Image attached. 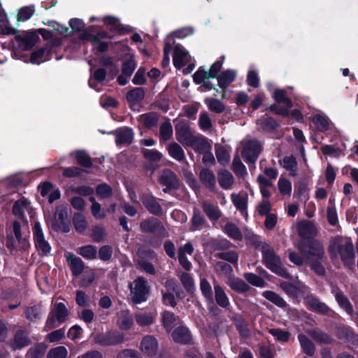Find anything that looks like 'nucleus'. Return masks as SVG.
<instances>
[{
	"label": "nucleus",
	"instance_id": "f257e3e1",
	"mask_svg": "<svg viewBox=\"0 0 358 358\" xmlns=\"http://www.w3.org/2000/svg\"><path fill=\"white\" fill-rule=\"evenodd\" d=\"M329 252L332 256L340 255L345 265L352 264L355 257L353 243L348 238L336 237L331 241Z\"/></svg>",
	"mask_w": 358,
	"mask_h": 358
},
{
	"label": "nucleus",
	"instance_id": "f03ea898",
	"mask_svg": "<svg viewBox=\"0 0 358 358\" xmlns=\"http://www.w3.org/2000/svg\"><path fill=\"white\" fill-rule=\"evenodd\" d=\"M262 252L263 262L268 269L281 277L289 278L288 272L282 267L280 258L275 255L273 249L270 245H262Z\"/></svg>",
	"mask_w": 358,
	"mask_h": 358
},
{
	"label": "nucleus",
	"instance_id": "7ed1b4c3",
	"mask_svg": "<svg viewBox=\"0 0 358 358\" xmlns=\"http://www.w3.org/2000/svg\"><path fill=\"white\" fill-rule=\"evenodd\" d=\"M173 62L175 67L179 69L187 66L183 71L186 74L191 73L195 66L188 52L180 45H176L174 48Z\"/></svg>",
	"mask_w": 358,
	"mask_h": 358
},
{
	"label": "nucleus",
	"instance_id": "20e7f679",
	"mask_svg": "<svg viewBox=\"0 0 358 358\" xmlns=\"http://www.w3.org/2000/svg\"><path fill=\"white\" fill-rule=\"evenodd\" d=\"M69 314V312L63 303L55 304L48 316L45 329L49 331L65 322L68 319Z\"/></svg>",
	"mask_w": 358,
	"mask_h": 358
},
{
	"label": "nucleus",
	"instance_id": "39448f33",
	"mask_svg": "<svg viewBox=\"0 0 358 358\" xmlns=\"http://www.w3.org/2000/svg\"><path fill=\"white\" fill-rule=\"evenodd\" d=\"M67 216L68 208L65 206H59L56 208L54 217L48 221V224L55 231L67 233L70 231Z\"/></svg>",
	"mask_w": 358,
	"mask_h": 358
},
{
	"label": "nucleus",
	"instance_id": "423d86ee",
	"mask_svg": "<svg viewBox=\"0 0 358 358\" xmlns=\"http://www.w3.org/2000/svg\"><path fill=\"white\" fill-rule=\"evenodd\" d=\"M129 288L134 303H140L147 300L150 287L148 281L143 277H138L132 283H130Z\"/></svg>",
	"mask_w": 358,
	"mask_h": 358
},
{
	"label": "nucleus",
	"instance_id": "0eeeda50",
	"mask_svg": "<svg viewBox=\"0 0 358 358\" xmlns=\"http://www.w3.org/2000/svg\"><path fill=\"white\" fill-rule=\"evenodd\" d=\"M108 38V34L105 31H101L97 34H93L91 29L84 30L80 35V38L84 41H90L94 49L99 52H104L108 50V43L102 39Z\"/></svg>",
	"mask_w": 358,
	"mask_h": 358
},
{
	"label": "nucleus",
	"instance_id": "6e6552de",
	"mask_svg": "<svg viewBox=\"0 0 358 358\" xmlns=\"http://www.w3.org/2000/svg\"><path fill=\"white\" fill-rule=\"evenodd\" d=\"M299 249L309 261L322 260L324 250L323 245L316 240H308L304 245H300Z\"/></svg>",
	"mask_w": 358,
	"mask_h": 358
},
{
	"label": "nucleus",
	"instance_id": "1a4fd4ad",
	"mask_svg": "<svg viewBox=\"0 0 358 358\" xmlns=\"http://www.w3.org/2000/svg\"><path fill=\"white\" fill-rule=\"evenodd\" d=\"M124 341V335L117 331H106L94 336V341L102 346L115 345Z\"/></svg>",
	"mask_w": 358,
	"mask_h": 358
},
{
	"label": "nucleus",
	"instance_id": "9d476101",
	"mask_svg": "<svg viewBox=\"0 0 358 358\" xmlns=\"http://www.w3.org/2000/svg\"><path fill=\"white\" fill-rule=\"evenodd\" d=\"M38 39V35L33 31H26L15 36L17 48L21 50H30Z\"/></svg>",
	"mask_w": 358,
	"mask_h": 358
},
{
	"label": "nucleus",
	"instance_id": "9b49d317",
	"mask_svg": "<svg viewBox=\"0 0 358 358\" xmlns=\"http://www.w3.org/2000/svg\"><path fill=\"white\" fill-rule=\"evenodd\" d=\"M176 138L183 145L189 146L196 135L185 123L180 122L176 126Z\"/></svg>",
	"mask_w": 358,
	"mask_h": 358
},
{
	"label": "nucleus",
	"instance_id": "f8f14e48",
	"mask_svg": "<svg viewBox=\"0 0 358 358\" xmlns=\"http://www.w3.org/2000/svg\"><path fill=\"white\" fill-rule=\"evenodd\" d=\"M261 150V143L257 140H250L245 143L242 155L246 162H255Z\"/></svg>",
	"mask_w": 358,
	"mask_h": 358
},
{
	"label": "nucleus",
	"instance_id": "ddd939ff",
	"mask_svg": "<svg viewBox=\"0 0 358 358\" xmlns=\"http://www.w3.org/2000/svg\"><path fill=\"white\" fill-rule=\"evenodd\" d=\"M33 233L35 245L37 249L43 255H48L51 250V247L45 239L41 226L39 222L34 223Z\"/></svg>",
	"mask_w": 358,
	"mask_h": 358
},
{
	"label": "nucleus",
	"instance_id": "4468645a",
	"mask_svg": "<svg viewBox=\"0 0 358 358\" xmlns=\"http://www.w3.org/2000/svg\"><path fill=\"white\" fill-rule=\"evenodd\" d=\"M140 350L144 355L154 357L158 352L157 340L152 336L143 337L140 344Z\"/></svg>",
	"mask_w": 358,
	"mask_h": 358
},
{
	"label": "nucleus",
	"instance_id": "2eb2a0df",
	"mask_svg": "<svg viewBox=\"0 0 358 358\" xmlns=\"http://www.w3.org/2000/svg\"><path fill=\"white\" fill-rule=\"evenodd\" d=\"M115 136L117 145L129 144L134 138V131L129 127H121L111 132Z\"/></svg>",
	"mask_w": 358,
	"mask_h": 358
},
{
	"label": "nucleus",
	"instance_id": "dca6fc26",
	"mask_svg": "<svg viewBox=\"0 0 358 358\" xmlns=\"http://www.w3.org/2000/svg\"><path fill=\"white\" fill-rule=\"evenodd\" d=\"M125 55L122 64V72L126 77H130L136 66V63L134 58V53L127 46H124Z\"/></svg>",
	"mask_w": 358,
	"mask_h": 358
},
{
	"label": "nucleus",
	"instance_id": "f3484780",
	"mask_svg": "<svg viewBox=\"0 0 358 358\" xmlns=\"http://www.w3.org/2000/svg\"><path fill=\"white\" fill-rule=\"evenodd\" d=\"M13 213L15 215L22 218L25 213H28L32 217L33 210L29 201L24 197H22L14 203Z\"/></svg>",
	"mask_w": 358,
	"mask_h": 358
},
{
	"label": "nucleus",
	"instance_id": "a211bd4d",
	"mask_svg": "<svg viewBox=\"0 0 358 358\" xmlns=\"http://www.w3.org/2000/svg\"><path fill=\"white\" fill-rule=\"evenodd\" d=\"M65 257L70 266L73 275L76 276L80 275L85 267L83 260L69 252L65 253Z\"/></svg>",
	"mask_w": 358,
	"mask_h": 358
},
{
	"label": "nucleus",
	"instance_id": "6ab92c4d",
	"mask_svg": "<svg viewBox=\"0 0 358 358\" xmlns=\"http://www.w3.org/2000/svg\"><path fill=\"white\" fill-rule=\"evenodd\" d=\"M145 97V90L143 87H135L127 94V99L131 108L138 105Z\"/></svg>",
	"mask_w": 358,
	"mask_h": 358
},
{
	"label": "nucleus",
	"instance_id": "aec40b11",
	"mask_svg": "<svg viewBox=\"0 0 358 358\" xmlns=\"http://www.w3.org/2000/svg\"><path fill=\"white\" fill-rule=\"evenodd\" d=\"M248 197V194L245 192H240L237 194L232 193L231 194L233 204L243 215L246 213Z\"/></svg>",
	"mask_w": 358,
	"mask_h": 358
},
{
	"label": "nucleus",
	"instance_id": "412c9836",
	"mask_svg": "<svg viewBox=\"0 0 358 358\" xmlns=\"http://www.w3.org/2000/svg\"><path fill=\"white\" fill-rule=\"evenodd\" d=\"M142 202L150 213L155 215H159L162 213V207L153 196L144 195L142 197Z\"/></svg>",
	"mask_w": 358,
	"mask_h": 358
},
{
	"label": "nucleus",
	"instance_id": "4be33fe9",
	"mask_svg": "<svg viewBox=\"0 0 358 358\" xmlns=\"http://www.w3.org/2000/svg\"><path fill=\"white\" fill-rule=\"evenodd\" d=\"M50 50L46 48H40L34 51L30 57V62L34 64H40L50 59Z\"/></svg>",
	"mask_w": 358,
	"mask_h": 358
},
{
	"label": "nucleus",
	"instance_id": "5701e85b",
	"mask_svg": "<svg viewBox=\"0 0 358 358\" xmlns=\"http://www.w3.org/2000/svg\"><path fill=\"white\" fill-rule=\"evenodd\" d=\"M279 164L287 171L291 176H297L298 164L294 157L286 156L279 161Z\"/></svg>",
	"mask_w": 358,
	"mask_h": 358
},
{
	"label": "nucleus",
	"instance_id": "b1692460",
	"mask_svg": "<svg viewBox=\"0 0 358 358\" xmlns=\"http://www.w3.org/2000/svg\"><path fill=\"white\" fill-rule=\"evenodd\" d=\"M236 76V72L231 69H228L222 72L217 78L218 85L222 89L227 88L232 82H234Z\"/></svg>",
	"mask_w": 358,
	"mask_h": 358
},
{
	"label": "nucleus",
	"instance_id": "393cba45",
	"mask_svg": "<svg viewBox=\"0 0 358 358\" xmlns=\"http://www.w3.org/2000/svg\"><path fill=\"white\" fill-rule=\"evenodd\" d=\"M173 340L179 343H187L191 339V334L189 329L185 327L176 328L172 333Z\"/></svg>",
	"mask_w": 358,
	"mask_h": 358
},
{
	"label": "nucleus",
	"instance_id": "a878e982",
	"mask_svg": "<svg viewBox=\"0 0 358 358\" xmlns=\"http://www.w3.org/2000/svg\"><path fill=\"white\" fill-rule=\"evenodd\" d=\"M13 231L18 243L20 250H26L29 247V243L25 237H23L21 233V225L19 222H13Z\"/></svg>",
	"mask_w": 358,
	"mask_h": 358
},
{
	"label": "nucleus",
	"instance_id": "bb28decb",
	"mask_svg": "<svg viewBox=\"0 0 358 358\" xmlns=\"http://www.w3.org/2000/svg\"><path fill=\"white\" fill-rule=\"evenodd\" d=\"M217 180L220 185L224 189H230L233 187L234 182L232 174L227 171L222 170L217 173Z\"/></svg>",
	"mask_w": 358,
	"mask_h": 358
},
{
	"label": "nucleus",
	"instance_id": "cd10ccee",
	"mask_svg": "<svg viewBox=\"0 0 358 358\" xmlns=\"http://www.w3.org/2000/svg\"><path fill=\"white\" fill-rule=\"evenodd\" d=\"M161 182L169 188L176 189L178 187V182L175 173L169 170H164L160 177Z\"/></svg>",
	"mask_w": 358,
	"mask_h": 358
},
{
	"label": "nucleus",
	"instance_id": "c85d7f7f",
	"mask_svg": "<svg viewBox=\"0 0 358 358\" xmlns=\"http://www.w3.org/2000/svg\"><path fill=\"white\" fill-rule=\"evenodd\" d=\"M280 287L290 296H296L301 290L307 288L300 282L296 285L287 282H282L280 283Z\"/></svg>",
	"mask_w": 358,
	"mask_h": 358
},
{
	"label": "nucleus",
	"instance_id": "c756f323",
	"mask_svg": "<svg viewBox=\"0 0 358 358\" xmlns=\"http://www.w3.org/2000/svg\"><path fill=\"white\" fill-rule=\"evenodd\" d=\"M202 208L208 217L211 220H218L222 215L220 208L208 201H204L202 203Z\"/></svg>",
	"mask_w": 358,
	"mask_h": 358
},
{
	"label": "nucleus",
	"instance_id": "7c9ffc66",
	"mask_svg": "<svg viewBox=\"0 0 358 358\" xmlns=\"http://www.w3.org/2000/svg\"><path fill=\"white\" fill-rule=\"evenodd\" d=\"M306 302L312 310L315 312L326 314L329 312V307L324 303L321 302L317 298L310 296L306 299Z\"/></svg>",
	"mask_w": 358,
	"mask_h": 358
},
{
	"label": "nucleus",
	"instance_id": "2f4dec72",
	"mask_svg": "<svg viewBox=\"0 0 358 358\" xmlns=\"http://www.w3.org/2000/svg\"><path fill=\"white\" fill-rule=\"evenodd\" d=\"M30 343V340L28 337L27 333L24 331H18L14 338L13 343V348L14 349H20L27 345Z\"/></svg>",
	"mask_w": 358,
	"mask_h": 358
},
{
	"label": "nucleus",
	"instance_id": "473e14b6",
	"mask_svg": "<svg viewBox=\"0 0 358 358\" xmlns=\"http://www.w3.org/2000/svg\"><path fill=\"white\" fill-rule=\"evenodd\" d=\"M214 291L217 303L222 308H227L229 305V301L223 289L218 284H215Z\"/></svg>",
	"mask_w": 358,
	"mask_h": 358
},
{
	"label": "nucleus",
	"instance_id": "72a5a7b5",
	"mask_svg": "<svg viewBox=\"0 0 358 358\" xmlns=\"http://www.w3.org/2000/svg\"><path fill=\"white\" fill-rule=\"evenodd\" d=\"M162 322L167 331H170L178 323L179 318L171 312L165 311L162 315Z\"/></svg>",
	"mask_w": 358,
	"mask_h": 358
},
{
	"label": "nucleus",
	"instance_id": "f704fd0d",
	"mask_svg": "<svg viewBox=\"0 0 358 358\" xmlns=\"http://www.w3.org/2000/svg\"><path fill=\"white\" fill-rule=\"evenodd\" d=\"M167 150L169 155L176 160L181 162L185 159V152L178 143H171L169 145Z\"/></svg>",
	"mask_w": 358,
	"mask_h": 358
},
{
	"label": "nucleus",
	"instance_id": "c9c22d12",
	"mask_svg": "<svg viewBox=\"0 0 358 358\" xmlns=\"http://www.w3.org/2000/svg\"><path fill=\"white\" fill-rule=\"evenodd\" d=\"M117 324L122 329H129L133 324V317L128 311H122L119 314Z\"/></svg>",
	"mask_w": 358,
	"mask_h": 358
},
{
	"label": "nucleus",
	"instance_id": "e433bc0d",
	"mask_svg": "<svg viewBox=\"0 0 358 358\" xmlns=\"http://www.w3.org/2000/svg\"><path fill=\"white\" fill-rule=\"evenodd\" d=\"M335 298L339 306L351 317L353 315V308L348 299L341 292H336Z\"/></svg>",
	"mask_w": 358,
	"mask_h": 358
},
{
	"label": "nucleus",
	"instance_id": "4c0bfd02",
	"mask_svg": "<svg viewBox=\"0 0 358 358\" xmlns=\"http://www.w3.org/2000/svg\"><path fill=\"white\" fill-rule=\"evenodd\" d=\"M141 229L145 232H154L162 228L161 222L156 218L144 220L141 223Z\"/></svg>",
	"mask_w": 358,
	"mask_h": 358
},
{
	"label": "nucleus",
	"instance_id": "58836bf2",
	"mask_svg": "<svg viewBox=\"0 0 358 358\" xmlns=\"http://www.w3.org/2000/svg\"><path fill=\"white\" fill-rule=\"evenodd\" d=\"M201 181L209 188H213L215 185V178L211 171L207 169H203L199 173Z\"/></svg>",
	"mask_w": 358,
	"mask_h": 358
},
{
	"label": "nucleus",
	"instance_id": "ea45409f",
	"mask_svg": "<svg viewBox=\"0 0 358 358\" xmlns=\"http://www.w3.org/2000/svg\"><path fill=\"white\" fill-rule=\"evenodd\" d=\"M298 338L303 352L308 356H313L315 353V346L313 342L303 334H299Z\"/></svg>",
	"mask_w": 358,
	"mask_h": 358
},
{
	"label": "nucleus",
	"instance_id": "a19ab883",
	"mask_svg": "<svg viewBox=\"0 0 358 358\" xmlns=\"http://www.w3.org/2000/svg\"><path fill=\"white\" fill-rule=\"evenodd\" d=\"M90 201L92 203L90 210L93 217L96 220L104 219L106 214L105 210L102 208L101 205L96 202L95 198L93 196L90 198Z\"/></svg>",
	"mask_w": 358,
	"mask_h": 358
},
{
	"label": "nucleus",
	"instance_id": "79ce46f5",
	"mask_svg": "<svg viewBox=\"0 0 358 358\" xmlns=\"http://www.w3.org/2000/svg\"><path fill=\"white\" fill-rule=\"evenodd\" d=\"M135 318L139 325L147 326L153 322L154 315L151 312L142 310L136 313Z\"/></svg>",
	"mask_w": 358,
	"mask_h": 358
},
{
	"label": "nucleus",
	"instance_id": "37998d69",
	"mask_svg": "<svg viewBox=\"0 0 358 358\" xmlns=\"http://www.w3.org/2000/svg\"><path fill=\"white\" fill-rule=\"evenodd\" d=\"M73 224L76 231L80 234L83 233L87 226V222L85 216L80 213H76L73 215Z\"/></svg>",
	"mask_w": 358,
	"mask_h": 358
},
{
	"label": "nucleus",
	"instance_id": "c03bdc74",
	"mask_svg": "<svg viewBox=\"0 0 358 358\" xmlns=\"http://www.w3.org/2000/svg\"><path fill=\"white\" fill-rule=\"evenodd\" d=\"M189 147L192 148L196 152H203L209 149L210 145L203 137L196 136Z\"/></svg>",
	"mask_w": 358,
	"mask_h": 358
},
{
	"label": "nucleus",
	"instance_id": "a18cd8bd",
	"mask_svg": "<svg viewBox=\"0 0 358 358\" xmlns=\"http://www.w3.org/2000/svg\"><path fill=\"white\" fill-rule=\"evenodd\" d=\"M263 296L280 308L287 306L286 301L278 294L272 291H265L262 294Z\"/></svg>",
	"mask_w": 358,
	"mask_h": 358
},
{
	"label": "nucleus",
	"instance_id": "49530a36",
	"mask_svg": "<svg viewBox=\"0 0 358 358\" xmlns=\"http://www.w3.org/2000/svg\"><path fill=\"white\" fill-rule=\"evenodd\" d=\"M48 345L44 343H40L31 348L27 353V358H41L45 352Z\"/></svg>",
	"mask_w": 358,
	"mask_h": 358
},
{
	"label": "nucleus",
	"instance_id": "de8ad7c7",
	"mask_svg": "<svg viewBox=\"0 0 358 358\" xmlns=\"http://www.w3.org/2000/svg\"><path fill=\"white\" fill-rule=\"evenodd\" d=\"M78 253L87 259H94L96 258V248L92 245H87L78 248Z\"/></svg>",
	"mask_w": 358,
	"mask_h": 358
},
{
	"label": "nucleus",
	"instance_id": "09e8293b",
	"mask_svg": "<svg viewBox=\"0 0 358 358\" xmlns=\"http://www.w3.org/2000/svg\"><path fill=\"white\" fill-rule=\"evenodd\" d=\"M313 122L317 129L320 131H324L329 129V122L328 118L321 114H317L313 116Z\"/></svg>",
	"mask_w": 358,
	"mask_h": 358
},
{
	"label": "nucleus",
	"instance_id": "8fccbe9b",
	"mask_svg": "<svg viewBox=\"0 0 358 358\" xmlns=\"http://www.w3.org/2000/svg\"><path fill=\"white\" fill-rule=\"evenodd\" d=\"M173 136V127L169 121L163 122L160 126V139L163 141H169Z\"/></svg>",
	"mask_w": 358,
	"mask_h": 358
},
{
	"label": "nucleus",
	"instance_id": "3c124183",
	"mask_svg": "<svg viewBox=\"0 0 358 358\" xmlns=\"http://www.w3.org/2000/svg\"><path fill=\"white\" fill-rule=\"evenodd\" d=\"M205 103L211 111L216 113H221L224 110V106L220 100L216 99L207 98L205 99Z\"/></svg>",
	"mask_w": 358,
	"mask_h": 358
},
{
	"label": "nucleus",
	"instance_id": "603ef678",
	"mask_svg": "<svg viewBox=\"0 0 358 358\" xmlns=\"http://www.w3.org/2000/svg\"><path fill=\"white\" fill-rule=\"evenodd\" d=\"M225 233L234 240H241L242 234L236 225L232 223H227L224 227Z\"/></svg>",
	"mask_w": 358,
	"mask_h": 358
},
{
	"label": "nucleus",
	"instance_id": "864d4df0",
	"mask_svg": "<svg viewBox=\"0 0 358 358\" xmlns=\"http://www.w3.org/2000/svg\"><path fill=\"white\" fill-rule=\"evenodd\" d=\"M273 99L278 102L283 103L287 107H292V101L286 96V92L284 90L277 89L273 94Z\"/></svg>",
	"mask_w": 358,
	"mask_h": 358
},
{
	"label": "nucleus",
	"instance_id": "5fc2aeb1",
	"mask_svg": "<svg viewBox=\"0 0 358 358\" xmlns=\"http://www.w3.org/2000/svg\"><path fill=\"white\" fill-rule=\"evenodd\" d=\"M139 121L145 127L150 128L157 124V117L155 113H145L140 116Z\"/></svg>",
	"mask_w": 358,
	"mask_h": 358
},
{
	"label": "nucleus",
	"instance_id": "6e6d98bb",
	"mask_svg": "<svg viewBox=\"0 0 358 358\" xmlns=\"http://www.w3.org/2000/svg\"><path fill=\"white\" fill-rule=\"evenodd\" d=\"M43 311L40 306L27 308L25 310L26 317L31 321H35L40 318Z\"/></svg>",
	"mask_w": 358,
	"mask_h": 358
},
{
	"label": "nucleus",
	"instance_id": "4d7b16f0",
	"mask_svg": "<svg viewBox=\"0 0 358 358\" xmlns=\"http://www.w3.org/2000/svg\"><path fill=\"white\" fill-rule=\"evenodd\" d=\"M233 170L236 175L243 177L247 174V169L245 165L242 163L239 156H235L233 162Z\"/></svg>",
	"mask_w": 358,
	"mask_h": 358
},
{
	"label": "nucleus",
	"instance_id": "13d9d810",
	"mask_svg": "<svg viewBox=\"0 0 358 358\" xmlns=\"http://www.w3.org/2000/svg\"><path fill=\"white\" fill-rule=\"evenodd\" d=\"M35 12L34 6L22 7L17 13V20L20 21H27L31 17Z\"/></svg>",
	"mask_w": 358,
	"mask_h": 358
},
{
	"label": "nucleus",
	"instance_id": "bf43d9fd",
	"mask_svg": "<svg viewBox=\"0 0 358 358\" xmlns=\"http://www.w3.org/2000/svg\"><path fill=\"white\" fill-rule=\"evenodd\" d=\"M68 350L64 346H58L51 349L47 358H67Z\"/></svg>",
	"mask_w": 358,
	"mask_h": 358
},
{
	"label": "nucleus",
	"instance_id": "052dcab7",
	"mask_svg": "<svg viewBox=\"0 0 358 358\" xmlns=\"http://www.w3.org/2000/svg\"><path fill=\"white\" fill-rule=\"evenodd\" d=\"M205 218L201 212L197 209L194 210V215L192 218V226L191 229L196 231L200 229L201 226L203 224Z\"/></svg>",
	"mask_w": 358,
	"mask_h": 358
},
{
	"label": "nucleus",
	"instance_id": "680f3d73",
	"mask_svg": "<svg viewBox=\"0 0 358 358\" xmlns=\"http://www.w3.org/2000/svg\"><path fill=\"white\" fill-rule=\"evenodd\" d=\"M180 281L187 292H192L195 289L194 280L189 274L183 273L180 276Z\"/></svg>",
	"mask_w": 358,
	"mask_h": 358
},
{
	"label": "nucleus",
	"instance_id": "e2e57ef3",
	"mask_svg": "<svg viewBox=\"0 0 358 358\" xmlns=\"http://www.w3.org/2000/svg\"><path fill=\"white\" fill-rule=\"evenodd\" d=\"M216 256L223 260L227 261L233 264H237L238 259V255L235 251H227L220 252Z\"/></svg>",
	"mask_w": 358,
	"mask_h": 358
},
{
	"label": "nucleus",
	"instance_id": "0e129e2a",
	"mask_svg": "<svg viewBox=\"0 0 358 358\" xmlns=\"http://www.w3.org/2000/svg\"><path fill=\"white\" fill-rule=\"evenodd\" d=\"M244 277L248 282L254 286L264 287L266 284L262 278L252 273H245Z\"/></svg>",
	"mask_w": 358,
	"mask_h": 358
},
{
	"label": "nucleus",
	"instance_id": "69168bd1",
	"mask_svg": "<svg viewBox=\"0 0 358 358\" xmlns=\"http://www.w3.org/2000/svg\"><path fill=\"white\" fill-rule=\"evenodd\" d=\"M96 192L101 199H107L111 196L113 190L109 185L103 183L96 187Z\"/></svg>",
	"mask_w": 358,
	"mask_h": 358
},
{
	"label": "nucleus",
	"instance_id": "338daca9",
	"mask_svg": "<svg viewBox=\"0 0 358 358\" xmlns=\"http://www.w3.org/2000/svg\"><path fill=\"white\" fill-rule=\"evenodd\" d=\"M278 189L280 192L284 195H290L292 192L291 182L285 178H280L278 182Z\"/></svg>",
	"mask_w": 358,
	"mask_h": 358
},
{
	"label": "nucleus",
	"instance_id": "774afa93",
	"mask_svg": "<svg viewBox=\"0 0 358 358\" xmlns=\"http://www.w3.org/2000/svg\"><path fill=\"white\" fill-rule=\"evenodd\" d=\"M215 155L217 161L220 164L224 165L229 162L230 159L229 154L224 147L220 146L217 148L216 149Z\"/></svg>",
	"mask_w": 358,
	"mask_h": 358
}]
</instances>
